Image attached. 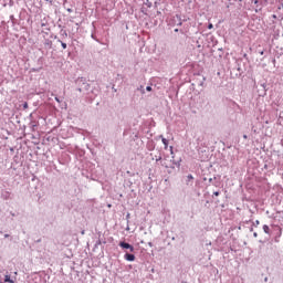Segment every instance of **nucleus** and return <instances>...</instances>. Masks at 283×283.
<instances>
[{
  "label": "nucleus",
  "instance_id": "obj_1",
  "mask_svg": "<svg viewBox=\"0 0 283 283\" xmlns=\"http://www.w3.org/2000/svg\"><path fill=\"white\" fill-rule=\"evenodd\" d=\"M14 283V280L10 279V275L4 274L3 272L0 271V283Z\"/></svg>",
  "mask_w": 283,
  "mask_h": 283
},
{
  "label": "nucleus",
  "instance_id": "obj_2",
  "mask_svg": "<svg viewBox=\"0 0 283 283\" xmlns=\"http://www.w3.org/2000/svg\"><path fill=\"white\" fill-rule=\"evenodd\" d=\"M119 247H120L122 249L128 250L130 253H134V245H132V244H129V243H127V242H125V241H120V242H119Z\"/></svg>",
  "mask_w": 283,
  "mask_h": 283
},
{
  "label": "nucleus",
  "instance_id": "obj_3",
  "mask_svg": "<svg viewBox=\"0 0 283 283\" xmlns=\"http://www.w3.org/2000/svg\"><path fill=\"white\" fill-rule=\"evenodd\" d=\"M124 259H125L127 262H134V260H136V255L126 252L125 255H124Z\"/></svg>",
  "mask_w": 283,
  "mask_h": 283
},
{
  "label": "nucleus",
  "instance_id": "obj_4",
  "mask_svg": "<svg viewBox=\"0 0 283 283\" xmlns=\"http://www.w3.org/2000/svg\"><path fill=\"white\" fill-rule=\"evenodd\" d=\"M10 191H3L2 192V198H3V200H10Z\"/></svg>",
  "mask_w": 283,
  "mask_h": 283
},
{
  "label": "nucleus",
  "instance_id": "obj_5",
  "mask_svg": "<svg viewBox=\"0 0 283 283\" xmlns=\"http://www.w3.org/2000/svg\"><path fill=\"white\" fill-rule=\"evenodd\" d=\"M263 231H264V233H266L268 235H271V228H269L268 224H264V226H263Z\"/></svg>",
  "mask_w": 283,
  "mask_h": 283
},
{
  "label": "nucleus",
  "instance_id": "obj_6",
  "mask_svg": "<svg viewBox=\"0 0 283 283\" xmlns=\"http://www.w3.org/2000/svg\"><path fill=\"white\" fill-rule=\"evenodd\" d=\"M161 143L165 146V149H167V147H169V140H167V138L161 137Z\"/></svg>",
  "mask_w": 283,
  "mask_h": 283
},
{
  "label": "nucleus",
  "instance_id": "obj_7",
  "mask_svg": "<svg viewBox=\"0 0 283 283\" xmlns=\"http://www.w3.org/2000/svg\"><path fill=\"white\" fill-rule=\"evenodd\" d=\"M61 45H62L63 50H67V44L66 43L61 42Z\"/></svg>",
  "mask_w": 283,
  "mask_h": 283
},
{
  "label": "nucleus",
  "instance_id": "obj_8",
  "mask_svg": "<svg viewBox=\"0 0 283 283\" xmlns=\"http://www.w3.org/2000/svg\"><path fill=\"white\" fill-rule=\"evenodd\" d=\"M208 30H213V24L212 23L208 24Z\"/></svg>",
  "mask_w": 283,
  "mask_h": 283
},
{
  "label": "nucleus",
  "instance_id": "obj_9",
  "mask_svg": "<svg viewBox=\"0 0 283 283\" xmlns=\"http://www.w3.org/2000/svg\"><path fill=\"white\" fill-rule=\"evenodd\" d=\"M146 92H151V86H147Z\"/></svg>",
  "mask_w": 283,
  "mask_h": 283
},
{
  "label": "nucleus",
  "instance_id": "obj_10",
  "mask_svg": "<svg viewBox=\"0 0 283 283\" xmlns=\"http://www.w3.org/2000/svg\"><path fill=\"white\" fill-rule=\"evenodd\" d=\"M23 108H24V109H28V102H25V103L23 104Z\"/></svg>",
  "mask_w": 283,
  "mask_h": 283
},
{
  "label": "nucleus",
  "instance_id": "obj_11",
  "mask_svg": "<svg viewBox=\"0 0 283 283\" xmlns=\"http://www.w3.org/2000/svg\"><path fill=\"white\" fill-rule=\"evenodd\" d=\"M170 154H174V146H170Z\"/></svg>",
  "mask_w": 283,
  "mask_h": 283
},
{
  "label": "nucleus",
  "instance_id": "obj_12",
  "mask_svg": "<svg viewBox=\"0 0 283 283\" xmlns=\"http://www.w3.org/2000/svg\"><path fill=\"white\" fill-rule=\"evenodd\" d=\"M213 196H220L219 191L213 192Z\"/></svg>",
  "mask_w": 283,
  "mask_h": 283
},
{
  "label": "nucleus",
  "instance_id": "obj_13",
  "mask_svg": "<svg viewBox=\"0 0 283 283\" xmlns=\"http://www.w3.org/2000/svg\"><path fill=\"white\" fill-rule=\"evenodd\" d=\"M188 178H189L190 180H192V179H193V176L189 175Z\"/></svg>",
  "mask_w": 283,
  "mask_h": 283
},
{
  "label": "nucleus",
  "instance_id": "obj_14",
  "mask_svg": "<svg viewBox=\"0 0 283 283\" xmlns=\"http://www.w3.org/2000/svg\"><path fill=\"white\" fill-rule=\"evenodd\" d=\"M255 224H260V220H256V221H255Z\"/></svg>",
  "mask_w": 283,
  "mask_h": 283
},
{
  "label": "nucleus",
  "instance_id": "obj_15",
  "mask_svg": "<svg viewBox=\"0 0 283 283\" xmlns=\"http://www.w3.org/2000/svg\"><path fill=\"white\" fill-rule=\"evenodd\" d=\"M4 238H10V234H4Z\"/></svg>",
  "mask_w": 283,
  "mask_h": 283
},
{
  "label": "nucleus",
  "instance_id": "obj_16",
  "mask_svg": "<svg viewBox=\"0 0 283 283\" xmlns=\"http://www.w3.org/2000/svg\"><path fill=\"white\" fill-rule=\"evenodd\" d=\"M259 3V1L258 0H254V4H258Z\"/></svg>",
  "mask_w": 283,
  "mask_h": 283
},
{
  "label": "nucleus",
  "instance_id": "obj_17",
  "mask_svg": "<svg viewBox=\"0 0 283 283\" xmlns=\"http://www.w3.org/2000/svg\"><path fill=\"white\" fill-rule=\"evenodd\" d=\"M254 238H258V233L256 232H254Z\"/></svg>",
  "mask_w": 283,
  "mask_h": 283
},
{
  "label": "nucleus",
  "instance_id": "obj_18",
  "mask_svg": "<svg viewBox=\"0 0 283 283\" xmlns=\"http://www.w3.org/2000/svg\"><path fill=\"white\" fill-rule=\"evenodd\" d=\"M243 138H245V139H247V138H248V136H247V135H243Z\"/></svg>",
  "mask_w": 283,
  "mask_h": 283
},
{
  "label": "nucleus",
  "instance_id": "obj_19",
  "mask_svg": "<svg viewBox=\"0 0 283 283\" xmlns=\"http://www.w3.org/2000/svg\"><path fill=\"white\" fill-rule=\"evenodd\" d=\"M157 160H163V157H159Z\"/></svg>",
  "mask_w": 283,
  "mask_h": 283
},
{
  "label": "nucleus",
  "instance_id": "obj_20",
  "mask_svg": "<svg viewBox=\"0 0 283 283\" xmlns=\"http://www.w3.org/2000/svg\"><path fill=\"white\" fill-rule=\"evenodd\" d=\"M55 101H57V103L60 102V101L57 99V97H55Z\"/></svg>",
  "mask_w": 283,
  "mask_h": 283
},
{
  "label": "nucleus",
  "instance_id": "obj_21",
  "mask_svg": "<svg viewBox=\"0 0 283 283\" xmlns=\"http://www.w3.org/2000/svg\"><path fill=\"white\" fill-rule=\"evenodd\" d=\"M78 90V92H82V90L81 88H77Z\"/></svg>",
  "mask_w": 283,
  "mask_h": 283
}]
</instances>
